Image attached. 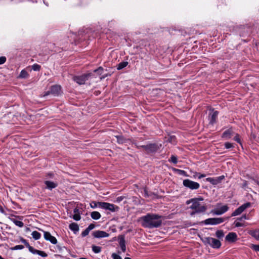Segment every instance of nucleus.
Segmentation results:
<instances>
[{"instance_id":"1","label":"nucleus","mask_w":259,"mask_h":259,"mask_svg":"<svg viewBox=\"0 0 259 259\" xmlns=\"http://www.w3.org/2000/svg\"><path fill=\"white\" fill-rule=\"evenodd\" d=\"M161 216L153 213H148L142 217V226L145 228H154L160 227L162 224V221L160 220Z\"/></svg>"},{"instance_id":"2","label":"nucleus","mask_w":259,"mask_h":259,"mask_svg":"<svg viewBox=\"0 0 259 259\" xmlns=\"http://www.w3.org/2000/svg\"><path fill=\"white\" fill-rule=\"evenodd\" d=\"M200 239L205 245H209L213 248L218 249L222 245L219 240L214 238L206 237L200 238Z\"/></svg>"},{"instance_id":"3","label":"nucleus","mask_w":259,"mask_h":259,"mask_svg":"<svg viewBox=\"0 0 259 259\" xmlns=\"http://www.w3.org/2000/svg\"><path fill=\"white\" fill-rule=\"evenodd\" d=\"M192 204L190 206V208L194 211L191 213V215H193L195 213L204 212L207 210V206L206 205H200L199 202H191Z\"/></svg>"},{"instance_id":"4","label":"nucleus","mask_w":259,"mask_h":259,"mask_svg":"<svg viewBox=\"0 0 259 259\" xmlns=\"http://www.w3.org/2000/svg\"><path fill=\"white\" fill-rule=\"evenodd\" d=\"M226 219L223 218H208L201 222L205 225H217L223 223Z\"/></svg>"},{"instance_id":"5","label":"nucleus","mask_w":259,"mask_h":259,"mask_svg":"<svg viewBox=\"0 0 259 259\" xmlns=\"http://www.w3.org/2000/svg\"><path fill=\"white\" fill-rule=\"evenodd\" d=\"M98 206L102 208L115 212L119 209V207L115 206L113 204H111L104 202H98Z\"/></svg>"},{"instance_id":"6","label":"nucleus","mask_w":259,"mask_h":259,"mask_svg":"<svg viewBox=\"0 0 259 259\" xmlns=\"http://www.w3.org/2000/svg\"><path fill=\"white\" fill-rule=\"evenodd\" d=\"M184 186L189 188L191 190H197L200 187L198 183L190 180L189 179L184 180L183 182Z\"/></svg>"},{"instance_id":"7","label":"nucleus","mask_w":259,"mask_h":259,"mask_svg":"<svg viewBox=\"0 0 259 259\" xmlns=\"http://www.w3.org/2000/svg\"><path fill=\"white\" fill-rule=\"evenodd\" d=\"M92 75V73L84 74L80 76H77L74 77V80L79 84H83Z\"/></svg>"},{"instance_id":"8","label":"nucleus","mask_w":259,"mask_h":259,"mask_svg":"<svg viewBox=\"0 0 259 259\" xmlns=\"http://www.w3.org/2000/svg\"><path fill=\"white\" fill-rule=\"evenodd\" d=\"M61 90V86L59 85H54L51 87L50 90L45 93L44 96H47L50 94L53 95L54 96H57L60 94Z\"/></svg>"},{"instance_id":"9","label":"nucleus","mask_w":259,"mask_h":259,"mask_svg":"<svg viewBox=\"0 0 259 259\" xmlns=\"http://www.w3.org/2000/svg\"><path fill=\"white\" fill-rule=\"evenodd\" d=\"M211 112L209 113V123L213 125L217 122V119L219 114V111H215L214 109H210Z\"/></svg>"},{"instance_id":"10","label":"nucleus","mask_w":259,"mask_h":259,"mask_svg":"<svg viewBox=\"0 0 259 259\" xmlns=\"http://www.w3.org/2000/svg\"><path fill=\"white\" fill-rule=\"evenodd\" d=\"M25 245L28 248L30 252L33 254H37L42 257H47L48 254L44 251H41L34 249L33 247L30 246L28 242Z\"/></svg>"},{"instance_id":"11","label":"nucleus","mask_w":259,"mask_h":259,"mask_svg":"<svg viewBox=\"0 0 259 259\" xmlns=\"http://www.w3.org/2000/svg\"><path fill=\"white\" fill-rule=\"evenodd\" d=\"M160 146H158L156 143L149 144L147 145V147H146V151L147 153H154L156 152L159 148Z\"/></svg>"},{"instance_id":"12","label":"nucleus","mask_w":259,"mask_h":259,"mask_svg":"<svg viewBox=\"0 0 259 259\" xmlns=\"http://www.w3.org/2000/svg\"><path fill=\"white\" fill-rule=\"evenodd\" d=\"M92 235L94 238H96L108 237L109 236V234L104 231L101 230H97L93 232Z\"/></svg>"},{"instance_id":"13","label":"nucleus","mask_w":259,"mask_h":259,"mask_svg":"<svg viewBox=\"0 0 259 259\" xmlns=\"http://www.w3.org/2000/svg\"><path fill=\"white\" fill-rule=\"evenodd\" d=\"M44 238L46 240L49 241L53 244H56L57 243V239L53 236L49 232H44Z\"/></svg>"},{"instance_id":"14","label":"nucleus","mask_w":259,"mask_h":259,"mask_svg":"<svg viewBox=\"0 0 259 259\" xmlns=\"http://www.w3.org/2000/svg\"><path fill=\"white\" fill-rule=\"evenodd\" d=\"M225 239L229 242L233 243L237 240V235L235 233L230 232L226 236Z\"/></svg>"},{"instance_id":"15","label":"nucleus","mask_w":259,"mask_h":259,"mask_svg":"<svg viewBox=\"0 0 259 259\" xmlns=\"http://www.w3.org/2000/svg\"><path fill=\"white\" fill-rule=\"evenodd\" d=\"M119 244L122 251L124 252L126 250L125 241L124 235H120L118 237Z\"/></svg>"},{"instance_id":"16","label":"nucleus","mask_w":259,"mask_h":259,"mask_svg":"<svg viewBox=\"0 0 259 259\" xmlns=\"http://www.w3.org/2000/svg\"><path fill=\"white\" fill-rule=\"evenodd\" d=\"M233 134V131L232 128H230L227 130L225 131L222 134L221 137L225 139H229L231 138Z\"/></svg>"},{"instance_id":"17","label":"nucleus","mask_w":259,"mask_h":259,"mask_svg":"<svg viewBox=\"0 0 259 259\" xmlns=\"http://www.w3.org/2000/svg\"><path fill=\"white\" fill-rule=\"evenodd\" d=\"M44 183L46 185V188L50 190L55 188L58 186V184L57 183H54L49 181H45Z\"/></svg>"},{"instance_id":"18","label":"nucleus","mask_w":259,"mask_h":259,"mask_svg":"<svg viewBox=\"0 0 259 259\" xmlns=\"http://www.w3.org/2000/svg\"><path fill=\"white\" fill-rule=\"evenodd\" d=\"M69 228L75 234L79 230V226L77 224L75 223H71L69 225Z\"/></svg>"},{"instance_id":"19","label":"nucleus","mask_w":259,"mask_h":259,"mask_svg":"<svg viewBox=\"0 0 259 259\" xmlns=\"http://www.w3.org/2000/svg\"><path fill=\"white\" fill-rule=\"evenodd\" d=\"M91 218L94 220H99L101 215L98 211H93L91 214Z\"/></svg>"},{"instance_id":"20","label":"nucleus","mask_w":259,"mask_h":259,"mask_svg":"<svg viewBox=\"0 0 259 259\" xmlns=\"http://www.w3.org/2000/svg\"><path fill=\"white\" fill-rule=\"evenodd\" d=\"M172 170L174 172H177L178 174H179L180 175H183V176H184L185 177H188L189 176L187 175V172L185 170L179 169H177V168H172Z\"/></svg>"},{"instance_id":"21","label":"nucleus","mask_w":259,"mask_h":259,"mask_svg":"<svg viewBox=\"0 0 259 259\" xmlns=\"http://www.w3.org/2000/svg\"><path fill=\"white\" fill-rule=\"evenodd\" d=\"M28 76L29 74L28 72L25 70L23 69L21 71L19 77L21 78H26Z\"/></svg>"},{"instance_id":"22","label":"nucleus","mask_w":259,"mask_h":259,"mask_svg":"<svg viewBox=\"0 0 259 259\" xmlns=\"http://www.w3.org/2000/svg\"><path fill=\"white\" fill-rule=\"evenodd\" d=\"M251 204L250 202H246L239 206V208L242 211V212H243L245 209L251 206Z\"/></svg>"},{"instance_id":"23","label":"nucleus","mask_w":259,"mask_h":259,"mask_svg":"<svg viewBox=\"0 0 259 259\" xmlns=\"http://www.w3.org/2000/svg\"><path fill=\"white\" fill-rule=\"evenodd\" d=\"M128 64V62L126 61H122L118 64L117 69L118 70H121L125 67Z\"/></svg>"},{"instance_id":"24","label":"nucleus","mask_w":259,"mask_h":259,"mask_svg":"<svg viewBox=\"0 0 259 259\" xmlns=\"http://www.w3.org/2000/svg\"><path fill=\"white\" fill-rule=\"evenodd\" d=\"M203 198L201 197H198V198H192V199H191L190 200H188L186 201V204H189L190 203H191V202H193V201H195V202H199L200 201H203Z\"/></svg>"},{"instance_id":"25","label":"nucleus","mask_w":259,"mask_h":259,"mask_svg":"<svg viewBox=\"0 0 259 259\" xmlns=\"http://www.w3.org/2000/svg\"><path fill=\"white\" fill-rule=\"evenodd\" d=\"M31 235L32 236V237L35 240L39 239L40 238V236H41V234L38 232H37L36 231H33L32 234H31Z\"/></svg>"},{"instance_id":"26","label":"nucleus","mask_w":259,"mask_h":259,"mask_svg":"<svg viewBox=\"0 0 259 259\" xmlns=\"http://www.w3.org/2000/svg\"><path fill=\"white\" fill-rule=\"evenodd\" d=\"M215 236L219 239H222L224 236V233L223 230H218L215 232Z\"/></svg>"},{"instance_id":"27","label":"nucleus","mask_w":259,"mask_h":259,"mask_svg":"<svg viewBox=\"0 0 259 259\" xmlns=\"http://www.w3.org/2000/svg\"><path fill=\"white\" fill-rule=\"evenodd\" d=\"M92 250L95 253H100L101 251V247L93 245Z\"/></svg>"},{"instance_id":"28","label":"nucleus","mask_w":259,"mask_h":259,"mask_svg":"<svg viewBox=\"0 0 259 259\" xmlns=\"http://www.w3.org/2000/svg\"><path fill=\"white\" fill-rule=\"evenodd\" d=\"M12 222L17 226L19 227H22L24 226V224L22 221H18L15 219H12Z\"/></svg>"},{"instance_id":"29","label":"nucleus","mask_w":259,"mask_h":259,"mask_svg":"<svg viewBox=\"0 0 259 259\" xmlns=\"http://www.w3.org/2000/svg\"><path fill=\"white\" fill-rule=\"evenodd\" d=\"M206 181L210 182L213 185H217V182L215 178H207L206 179Z\"/></svg>"},{"instance_id":"30","label":"nucleus","mask_w":259,"mask_h":259,"mask_svg":"<svg viewBox=\"0 0 259 259\" xmlns=\"http://www.w3.org/2000/svg\"><path fill=\"white\" fill-rule=\"evenodd\" d=\"M242 211L238 207L231 214V217H234L236 215H238L242 213Z\"/></svg>"},{"instance_id":"31","label":"nucleus","mask_w":259,"mask_h":259,"mask_svg":"<svg viewBox=\"0 0 259 259\" xmlns=\"http://www.w3.org/2000/svg\"><path fill=\"white\" fill-rule=\"evenodd\" d=\"M219 209L220 210L221 212H222V214H223L229 209V207L227 205H225L221 207Z\"/></svg>"},{"instance_id":"32","label":"nucleus","mask_w":259,"mask_h":259,"mask_svg":"<svg viewBox=\"0 0 259 259\" xmlns=\"http://www.w3.org/2000/svg\"><path fill=\"white\" fill-rule=\"evenodd\" d=\"M41 68L40 65L37 64H34L32 66V69L34 71H39Z\"/></svg>"},{"instance_id":"33","label":"nucleus","mask_w":259,"mask_h":259,"mask_svg":"<svg viewBox=\"0 0 259 259\" xmlns=\"http://www.w3.org/2000/svg\"><path fill=\"white\" fill-rule=\"evenodd\" d=\"M224 145L226 149H231L233 148L234 147L233 144L230 142H226Z\"/></svg>"},{"instance_id":"34","label":"nucleus","mask_w":259,"mask_h":259,"mask_svg":"<svg viewBox=\"0 0 259 259\" xmlns=\"http://www.w3.org/2000/svg\"><path fill=\"white\" fill-rule=\"evenodd\" d=\"M169 161L175 163V164L177 163L178 159H177V156H176L175 155H171V156L170 157V159H169Z\"/></svg>"},{"instance_id":"35","label":"nucleus","mask_w":259,"mask_h":259,"mask_svg":"<svg viewBox=\"0 0 259 259\" xmlns=\"http://www.w3.org/2000/svg\"><path fill=\"white\" fill-rule=\"evenodd\" d=\"M211 212L213 213V214L215 215H221L222 214V212H221L220 210L219 209H213L211 211Z\"/></svg>"},{"instance_id":"36","label":"nucleus","mask_w":259,"mask_h":259,"mask_svg":"<svg viewBox=\"0 0 259 259\" xmlns=\"http://www.w3.org/2000/svg\"><path fill=\"white\" fill-rule=\"evenodd\" d=\"M116 137L117 138V142L118 143H123L124 142V139L122 136H116Z\"/></svg>"},{"instance_id":"37","label":"nucleus","mask_w":259,"mask_h":259,"mask_svg":"<svg viewBox=\"0 0 259 259\" xmlns=\"http://www.w3.org/2000/svg\"><path fill=\"white\" fill-rule=\"evenodd\" d=\"M234 140L236 141L237 143H239L240 145H241V140L239 138V135L238 134H236L234 138Z\"/></svg>"},{"instance_id":"38","label":"nucleus","mask_w":259,"mask_h":259,"mask_svg":"<svg viewBox=\"0 0 259 259\" xmlns=\"http://www.w3.org/2000/svg\"><path fill=\"white\" fill-rule=\"evenodd\" d=\"M24 246L22 245H16L14 247L12 248V250H18V249H22L24 248Z\"/></svg>"},{"instance_id":"39","label":"nucleus","mask_w":259,"mask_h":259,"mask_svg":"<svg viewBox=\"0 0 259 259\" xmlns=\"http://www.w3.org/2000/svg\"><path fill=\"white\" fill-rule=\"evenodd\" d=\"M215 178L217 182V184H218L220 183L225 179V177L224 176H221Z\"/></svg>"},{"instance_id":"40","label":"nucleus","mask_w":259,"mask_h":259,"mask_svg":"<svg viewBox=\"0 0 259 259\" xmlns=\"http://www.w3.org/2000/svg\"><path fill=\"white\" fill-rule=\"evenodd\" d=\"M90 231H89L88 228H86L85 230H84L82 233H81V236L84 237L86 236H87Z\"/></svg>"},{"instance_id":"41","label":"nucleus","mask_w":259,"mask_h":259,"mask_svg":"<svg viewBox=\"0 0 259 259\" xmlns=\"http://www.w3.org/2000/svg\"><path fill=\"white\" fill-rule=\"evenodd\" d=\"M73 219L75 221H79L80 220L81 217L79 213H76L73 215Z\"/></svg>"},{"instance_id":"42","label":"nucleus","mask_w":259,"mask_h":259,"mask_svg":"<svg viewBox=\"0 0 259 259\" xmlns=\"http://www.w3.org/2000/svg\"><path fill=\"white\" fill-rule=\"evenodd\" d=\"M251 248L256 251H259V245L251 244Z\"/></svg>"},{"instance_id":"43","label":"nucleus","mask_w":259,"mask_h":259,"mask_svg":"<svg viewBox=\"0 0 259 259\" xmlns=\"http://www.w3.org/2000/svg\"><path fill=\"white\" fill-rule=\"evenodd\" d=\"M196 176H198L199 179H200L202 178H204L206 177V175L205 174H200V173L198 172H196L195 175H194V176L195 177Z\"/></svg>"},{"instance_id":"44","label":"nucleus","mask_w":259,"mask_h":259,"mask_svg":"<svg viewBox=\"0 0 259 259\" xmlns=\"http://www.w3.org/2000/svg\"><path fill=\"white\" fill-rule=\"evenodd\" d=\"M112 257L113 259H122L121 256L115 253L112 254Z\"/></svg>"},{"instance_id":"45","label":"nucleus","mask_w":259,"mask_h":259,"mask_svg":"<svg viewBox=\"0 0 259 259\" xmlns=\"http://www.w3.org/2000/svg\"><path fill=\"white\" fill-rule=\"evenodd\" d=\"M125 198L124 196H119L116 198L115 202L119 203Z\"/></svg>"},{"instance_id":"46","label":"nucleus","mask_w":259,"mask_h":259,"mask_svg":"<svg viewBox=\"0 0 259 259\" xmlns=\"http://www.w3.org/2000/svg\"><path fill=\"white\" fill-rule=\"evenodd\" d=\"M6 61V58L4 56L0 57V65L3 64Z\"/></svg>"},{"instance_id":"47","label":"nucleus","mask_w":259,"mask_h":259,"mask_svg":"<svg viewBox=\"0 0 259 259\" xmlns=\"http://www.w3.org/2000/svg\"><path fill=\"white\" fill-rule=\"evenodd\" d=\"M248 218H247L246 215V214H243L241 217L238 218L237 220L238 221H242L243 220H246Z\"/></svg>"},{"instance_id":"48","label":"nucleus","mask_w":259,"mask_h":259,"mask_svg":"<svg viewBox=\"0 0 259 259\" xmlns=\"http://www.w3.org/2000/svg\"><path fill=\"white\" fill-rule=\"evenodd\" d=\"M98 205V202H97L96 201H93L91 203V206L92 208H93L96 207Z\"/></svg>"},{"instance_id":"49","label":"nucleus","mask_w":259,"mask_h":259,"mask_svg":"<svg viewBox=\"0 0 259 259\" xmlns=\"http://www.w3.org/2000/svg\"><path fill=\"white\" fill-rule=\"evenodd\" d=\"M95 228V225L94 224H91L87 228L89 231H91Z\"/></svg>"},{"instance_id":"50","label":"nucleus","mask_w":259,"mask_h":259,"mask_svg":"<svg viewBox=\"0 0 259 259\" xmlns=\"http://www.w3.org/2000/svg\"><path fill=\"white\" fill-rule=\"evenodd\" d=\"M103 69L102 67H99L98 69H95L94 70V72H99L100 74L102 73V71H103Z\"/></svg>"},{"instance_id":"51","label":"nucleus","mask_w":259,"mask_h":259,"mask_svg":"<svg viewBox=\"0 0 259 259\" xmlns=\"http://www.w3.org/2000/svg\"><path fill=\"white\" fill-rule=\"evenodd\" d=\"M47 177L48 178H53L54 177V174L53 172H49L47 174Z\"/></svg>"},{"instance_id":"52","label":"nucleus","mask_w":259,"mask_h":259,"mask_svg":"<svg viewBox=\"0 0 259 259\" xmlns=\"http://www.w3.org/2000/svg\"><path fill=\"white\" fill-rule=\"evenodd\" d=\"M235 227H240L244 226V224L239 222L235 223Z\"/></svg>"},{"instance_id":"53","label":"nucleus","mask_w":259,"mask_h":259,"mask_svg":"<svg viewBox=\"0 0 259 259\" xmlns=\"http://www.w3.org/2000/svg\"><path fill=\"white\" fill-rule=\"evenodd\" d=\"M57 248H58L60 251H62V250H63V249H66V248L65 247H64V246H63V247H61V246H60V245H57Z\"/></svg>"},{"instance_id":"54","label":"nucleus","mask_w":259,"mask_h":259,"mask_svg":"<svg viewBox=\"0 0 259 259\" xmlns=\"http://www.w3.org/2000/svg\"><path fill=\"white\" fill-rule=\"evenodd\" d=\"M247 182L246 181H244L242 185V187L243 188H245L247 187Z\"/></svg>"},{"instance_id":"55","label":"nucleus","mask_w":259,"mask_h":259,"mask_svg":"<svg viewBox=\"0 0 259 259\" xmlns=\"http://www.w3.org/2000/svg\"><path fill=\"white\" fill-rule=\"evenodd\" d=\"M0 212L4 214H6V211L3 207L0 205Z\"/></svg>"},{"instance_id":"56","label":"nucleus","mask_w":259,"mask_h":259,"mask_svg":"<svg viewBox=\"0 0 259 259\" xmlns=\"http://www.w3.org/2000/svg\"><path fill=\"white\" fill-rule=\"evenodd\" d=\"M136 146L138 149H139L140 148H142L146 150V147H147V145H141V146L136 145Z\"/></svg>"},{"instance_id":"57","label":"nucleus","mask_w":259,"mask_h":259,"mask_svg":"<svg viewBox=\"0 0 259 259\" xmlns=\"http://www.w3.org/2000/svg\"><path fill=\"white\" fill-rule=\"evenodd\" d=\"M256 233H257V231H253V232H252L251 233V235L253 237L256 238Z\"/></svg>"},{"instance_id":"58","label":"nucleus","mask_w":259,"mask_h":259,"mask_svg":"<svg viewBox=\"0 0 259 259\" xmlns=\"http://www.w3.org/2000/svg\"><path fill=\"white\" fill-rule=\"evenodd\" d=\"M73 212H74L75 214H76V213H79V209H78L77 207H76V208H75L74 209V210H73Z\"/></svg>"},{"instance_id":"59","label":"nucleus","mask_w":259,"mask_h":259,"mask_svg":"<svg viewBox=\"0 0 259 259\" xmlns=\"http://www.w3.org/2000/svg\"><path fill=\"white\" fill-rule=\"evenodd\" d=\"M144 192H145V196H146V197H148V196H149V195H148V192H147V190H144Z\"/></svg>"},{"instance_id":"60","label":"nucleus","mask_w":259,"mask_h":259,"mask_svg":"<svg viewBox=\"0 0 259 259\" xmlns=\"http://www.w3.org/2000/svg\"><path fill=\"white\" fill-rule=\"evenodd\" d=\"M25 240H26V239H24V238H22L21 239V241L23 243L25 242Z\"/></svg>"},{"instance_id":"61","label":"nucleus","mask_w":259,"mask_h":259,"mask_svg":"<svg viewBox=\"0 0 259 259\" xmlns=\"http://www.w3.org/2000/svg\"><path fill=\"white\" fill-rule=\"evenodd\" d=\"M254 182L259 186V181H257V180H255L254 179H253Z\"/></svg>"},{"instance_id":"62","label":"nucleus","mask_w":259,"mask_h":259,"mask_svg":"<svg viewBox=\"0 0 259 259\" xmlns=\"http://www.w3.org/2000/svg\"><path fill=\"white\" fill-rule=\"evenodd\" d=\"M106 76H107V74L104 75L102 77H101V79H103L105 78Z\"/></svg>"},{"instance_id":"63","label":"nucleus","mask_w":259,"mask_h":259,"mask_svg":"<svg viewBox=\"0 0 259 259\" xmlns=\"http://www.w3.org/2000/svg\"><path fill=\"white\" fill-rule=\"evenodd\" d=\"M251 136L253 138H255V136L254 134H251Z\"/></svg>"},{"instance_id":"64","label":"nucleus","mask_w":259,"mask_h":259,"mask_svg":"<svg viewBox=\"0 0 259 259\" xmlns=\"http://www.w3.org/2000/svg\"><path fill=\"white\" fill-rule=\"evenodd\" d=\"M124 259H132V258H131L130 257H126L124 258Z\"/></svg>"}]
</instances>
